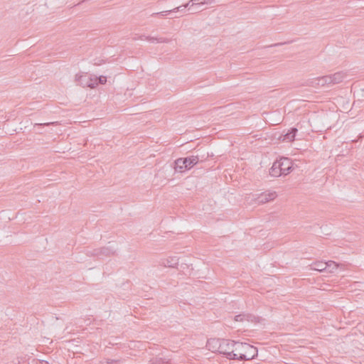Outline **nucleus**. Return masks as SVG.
<instances>
[{"label": "nucleus", "mask_w": 364, "mask_h": 364, "mask_svg": "<svg viewBox=\"0 0 364 364\" xmlns=\"http://www.w3.org/2000/svg\"><path fill=\"white\" fill-rule=\"evenodd\" d=\"M257 349L246 343L236 342L233 360H249L257 355Z\"/></svg>", "instance_id": "nucleus-1"}, {"label": "nucleus", "mask_w": 364, "mask_h": 364, "mask_svg": "<svg viewBox=\"0 0 364 364\" xmlns=\"http://www.w3.org/2000/svg\"><path fill=\"white\" fill-rule=\"evenodd\" d=\"M292 169V162L288 158H281L276 161L269 170V174L274 177L289 174Z\"/></svg>", "instance_id": "nucleus-2"}, {"label": "nucleus", "mask_w": 364, "mask_h": 364, "mask_svg": "<svg viewBox=\"0 0 364 364\" xmlns=\"http://www.w3.org/2000/svg\"><path fill=\"white\" fill-rule=\"evenodd\" d=\"M199 161L198 156H191L186 158H179L174 161V171L177 172H183L185 170L190 169ZM167 168H173L172 165Z\"/></svg>", "instance_id": "nucleus-3"}, {"label": "nucleus", "mask_w": 364, "mask_h": 364, "mask_svg": "<svg viewBox=\"0 0 364 364\" xmlns=\"http://www.w3.org/2000/svg\"><path fill=\"white\" fill-rule=\"evenodd\" d=\"M196 1V0H191L187 4L179 6L171 10L161 11V16H169V18H177V14L183 13L186 9H188V11H191L192 14L196 13L197 11L196 9H193L192 8L196 4L194 2Z\"/></svg>", "instance_id": "nucleus-4"}, {"label": "nucleus", "mask_w": 364, "mask_h": 364, "mask_svg": "<svg viewBox=\"0 0 364 364\" xmlns=\"http://www.w3.org/2000/svg\"><path fill=\"white\" fill-rule=\"evenodd\" d=\"M221 342L219 353L224 355L228 359L233 360L234 355H235V347L236 341L228 339H222Z\"/></svg>", "instance_id": "nucleus-5"}, {"label": "nucleus", "mask_w": 364, "mask_h": 364, "mask_svg": "<svg viewBox=\"0 0 364 364\" xmlns=\"http://www.w3.org/2000/svg\"><path fill=\"white\" fill-rule=\"evenodd\" d=\"M75 81L83 87L95 88L97 87V76L87 73L84 75L77 74Z\"/></svg>", "instance_id": "nucleus-6"}, {"label": "nucleus", "mask_w": 364, "mask_h": 364, "mask_svg": "<svg viewBox=\"0 0 364 364\" xmlns=\"http://www.w3.org/2000/svg\"><path fill=\"white\" fill-rule=\"evenodd\" d=\"M116 250L110 246L104 247L98 249H95L92 251H88L87 255L89 256H97L102 258V257H108L114 255Z\"/></svg>", "instance_id": "nucleus-7"}, {"label": "nucleus", "mask_w": 364, "mask_h": 364, "mask_svg": "<svg viewBox=\"0 0 364 364\" xmlns=\"http://www.w3.org/2000/svg\"><path fill=\"white\" fill-rule=\"evenodd\" d=\"M277 196V194L275 191H268L256 195V197L254 198V200L257 204H264L274 200Z\"/></svg>", "instance_id": "nucleus-8"}, {"label": "nucleus", "mask_w": 364, "mask_h": 364, "mask_svg": "<svg viewBox=\"0 0 364 364\" xmlns=\"http://www.w3.org/2000/svg\"><path fill=\"white\" fill-rule=\"evenodd\" d=\"M221 340L220 338H215L208 339L206 343V348L213 353H219L222 343Z\"/></svg>", "instance_id": "nucleus-9"}, {"label": "nucleus", "mask_w": 364, "mask_h": 364, "mask_svg": "<svg viewBox=\"0 0 364 364\" xmlns=\"http://www.w3.org/2000/svg\"><path fill=\"white\" fill-rule=\"evenodd\" d=\"M297 131L296 128L292 127L288 131V132L280 136V139L284 141L291 142L294 140Z\"/></svg>", "instance_id": "nucleus-10"}, {"label": "nucleus", "mask_w": 364, "mask_h": 364, "mask_svg": "<svg viewBox=\"0 0 364 364\" xmlns=\"http://www.w3.org/2000/svg\"><path fill=\"white\" fill-rule=\"evenodd\" d=\"M178 264V259L177 257H170L166 259H164L161 264H163L166 267L175 268Z\"/></svg>", "instance_id": "nucleus-11"}, {"label": "nucleus", "mask_w": 364, "mask_h": 364, "mask_svg": "<svg viewBox=\"0 0 364 364\" xmlns=\"http://www.w3.org/2000/svg\"><path fill=\"white\" fill-rule=\"evenodd\" d=\"M275 8L274 6L268 7L265 11L264 12V19L266 21H272L274 19V16L278 15L277 13L275 12Z\"/></svg>", "instance_id": "nucleus-12"}, {"label": "nucleus", "mask_w": 364, "mask_h": 364, "mask_svg": "<svg viewBox=\"0 0 364 364\" xmlns=\"http://www.w3.org/2000/svg\"><path fill=\"white\" fill-rule=\"evenodd\" d=\"M327 266L326 262L318 261L311 264V269L318 272H323L326 270Z\"/></svg>", "instance_id": "nucleus-13"}, {"label": "nucleus", "mask_w": 364, "mask_h": 364, "mask_svg": "<svg viewBox=\"0 0 364 364\" xmlns=\"http://www.w3.org/2000/svg\"><path fill=\"white\" fill-rule=\"evenodd\" d=\"M332 80V85L341 82L346 77V74L343 72H338L334 74L330 75Z\"/></svg>", "instance_id": "nucleus-14"}, {"label": "nucleus", "mask_w": 364, "mask_h": 364, "mask_svg": "<svg viewBox=\"0 0 364 364\" xmlns=\"http://www.w3.org/2000/svg\"><path fill=\"white\" fill-rule=\"evenodd\" d=\"M318 85L324 86L326 85H332V80L331 79L330 75H325L317 79Z\"/></svg>", "instance_id": "nucleus-15"}, {"label": "nucleus", "mask_w": 364, "mask_h": 364, "mask_svg": "<svg viewBox=\"0 0 364 364\" xmlns=\"http://www.w3.org/2000/svg\"><path fill=\"white\" fill-rule=\"evenodd\" d=\"M213 0H196V1H194L196 4H194V6L192 7L193 9H196L197 11V12H198L200 10V7L203 5H205L206 4H209Z\"/></svg>", "instance_id": "nucleus-16"}, {"label": "nucleus", "mask_w": 364, "mask_h": 364, "mask_svg": "<svg viewBox=\"0 0 364 364\" xmlns=\"http://www.w3.org/2000/svg\"><path fill=\"white\" fill-rule=\"evenodd\" d=\"M326 264H328V266L326 271L330 273L334 272V271L338 267V264L331 260L326 262Z\"/></svg>", "instance_id": "nucleus-17"}, {"label": "nucleus", "mask_w": 364, "mask_h": 364, "mask_svg": "<svg viewBox=\"0 0 364 364\" xmlns=\"http://www.w3.org/2000/svg\"><path fill=\"white\" fill-rule=\"evenodd\" d=\"M252 318V316L249 314H239L235 316V320L236 321H242L244 320H250Z\"/></svg>", "instance_id": "nucleus-18"}, {"label": "nucleus", "mask_w": 364, "mask_h": 364, "mask_svg": "<svg viewBox=\"0 0 364 364\" xmlns=\"http://www.w3.org/2000/svg\"><path fill=\"white\" fill-rule=\"evenodd\" d=\"M107 82V77L105 76H100L99 77H97V86L99 85V84H105V82Z\"/></svg>", "instance_id": "nucleus-19"}, {"label": "nucleus", "mask_w": 364, "mask_h": 364, "mask_svg": "<svg viewBox=\"0 0 364 364\" xmlns=\"http://www.w3.org/2000/svg\"><path fill=\"white\" fill-rule=\"evenodd\" d=\"M57 124V122H48V123H43V124H36L35 126L42 127V126H48L50 124Z\"/></svg>", "instance_id": "nucleus-20"}, {"label": "nucleus", "mask_w": 364, "mask_h": 364, "mask_svg": "<svg viewBox=\"0 0 364 364\" xmlns=\"http://www.w3.org/2000/svg\"><path fill=\"white\" fill-rule=\"evenodd\" d=\"M118 363L117 360L109 359L106 361V364H115Z\"/></svg>", "instance_id": "nucleus-21"}, {"label": "nucleus", "mask_w": 364, "mask_h": 364, "mask_svg": "<svg viewBox=\"0 0 364 364\" xmlns=\"http://www.w3.org/2000/svg\"><path fill=\"white\" fill-rule=\"evenodd\" d=\"M150 40H152L153 42H154V41L158 42V38H151Z\"/></svg>", "instance_id": "nucleus-22"}, {"label": "nucleus", "mask_w": 364, "mask_h": 364, "mask_svg": "<svg viewBox=\"0 0 364 364\" xmlns=\"http://www.w3.org/2000/svg\"><path fill=\"white\" fill-rule=\"evenodd\" d=\"M151 364H157V360H156V361H152Z\"/></svg>", "instance_id": "nucleus-23"}, {"label": "nucleus", "mask_w": 364, "mask_h": 364, "mask_svg": "<svg viewBox=\"0 0 364 364\" xmlns=\"http://www.w3.org/2000/svg\"><path fill=\"white\" fill-rule=\"evenodd\" d=\"M282 43H276V44H274V46H280V45H282Z\"/></svg>", "instance_id": "nucleus-24"}, {"label": "nucleus", "mask_w": 364, "mask_h": 364, "mask_svg": "<svg viewBox=\"0 0 364 364\" xmlns=\"http://www.w3.org/2000/svg\"><path fill=\"white\" fill-rule=\"evenodd\" d=\"M42 364H48V362H46V361H43V362L42 363Z\"/></svg>", "instance_id": "nucleus-25"}, {"label": "nucleus", "mask_w": 364, "mask_h": 364, "mask_svg": "<svg viewBox=\"0 0 364 364\" xmlns=\"http://www.w3.org/2000/svg\"><path fill=\"white\" fill-rule=\"evenodd\" d=\"M161 364H164V362L161 360Z\"/></svg>", "instance_id": "nucleus-26"}]
</instances>
